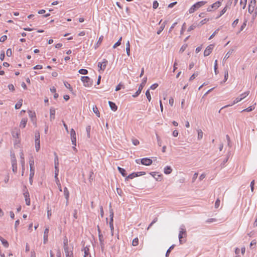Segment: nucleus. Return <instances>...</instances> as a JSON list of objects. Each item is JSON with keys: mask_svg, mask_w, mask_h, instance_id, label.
Wrapping results in <instances>:
<instances>
[{"mask_svg": "<svg viewBox=\"0 0 257 257\" xmlns=\"http://www.w3.org/2000/svg\"><path fill=\"white\" fill-rule=\"evenodd\" d=\"M186 237L187 232L186 230V228L184 225H182L180 227V231L178 236L179 242L181 244H182L183 242L185 241V240H183L182 239L184 238H186Z\"/></svg>", "mask_w": 257, "mask_h": 257, "instance_id": "obj_1", "label": "nucleus"}, {"mask_svg": "<svg viewBox=\"0 0 257 257\" xmlns=\"http://www.w3.org/2000/svg\"><path fill=\"white\" fill-rule=\"evenodd\" d=\"M205 4L206 2L204 1H200L196 3L190 8V9L189 10V13L192 14L194 13L198 9L200 8L201 7L203 6Z\"/></svg>", "mask_w": 257, "mask_h": 257, "instance_id": "obj_2", "label": "nucleus"}, {"mask_svg": "<svg viewBox=\"0 0 257 257\" xmlns=\"http://www.w3.org/2000/svg\"><path fill=\"white\" fill-rule=\"evenodd\" d=\"M147 81V77H144L143 79L142 83L140 84V86L139 87L138 91L134 94H133L132 95V96L133 97H137L141 93L142 89H143L144 87L146 85Z\"/></svg>", "mask_w": 257, "mask_h": 257, "instance_id": "obj_3", "label": "nucleus"}, {"mask_svg": "<svg viewBox=\"0 0 257 257\" xmlns=\"http://www.w3.org/2000/svg\"><path fill=\"white\" fill-rule=\"evenodd\" d=\"M85 87H90L92 85V81L88 76H82L81 78Z\"/></svg>", "mask_w": 257, "mask_h": 257, "instance_id": "obj_4", "label": "nucleus"}, {"mask_svg": "<svg viewBox=\"0 0 257 257\" xmlns=\"http://www.w3.org/2000/svg\"><path fill=\"white\" fill-rule=\"evenodd\" d=\"M146 174L145 172H140L137 173H133L125 178V180H128V179H133V178L138 177L139 176L144 175Z\"/></svg>", "mask_w": 257, "mask_h": 257, "instance_id": "obj_5", "label": "nucleus"}, {"mask_svg": "<svg viewBox=\"0 0 257 257\" xmlns=\"http://www.w3.org/2000/svg\"><path fill=\"white\" fill-rule=\"evenodd\" d=\"M109 213H110V215H109L110 221H109V226H110V228L111 229V234H112V235H113V230L114 229L113 225V210L112 209H110Z\"/></svg>", "mask_w": 257, "mask_h": 257, "instance_id": "obj_6", "label": "nucleus"}, {"mask_svg": "<svg viewBox=\"0 0 257 257\" xmlns=\"http://www.w3.org/2000/svg\"><path fill=\"white\" fill-rule=\"evenodd\" d=\"M70 136L72 144L76 146V136L75 131L73 128H71L70 131Z\"/></svg>", "mask_w": 257, "mask_h": 257, "instance_id": "obj_7", "label": "nucleus"}, {"mask_svg": "<svg viewBox=\"0 0 257 257\" xmlns=\"http://www.w3.org/2000/svg\"><path fill=\"white\" fill-rule=\"evenodd\" d=\"M213 48H214V45H213V44H210L209 46H208L206 48V49L204 52V56L205 57L209 56L210 54V53L212 52Z\"/></svg>", "mask_w": 257, "mask_h": 257, "instance_id": "obj_8", "label": "nucleus"}, {"mask_svg": "<svg viewBox=\"0 0 257 257\" xmlns=\"http://www.w3.org/2000/svg\"><path fill=\"white\" fill-rule=\"evenodd\" d=\"M141 162L142 164L145 165V166H149L151 165L153 161L151 159L148 158H143L141 160Z\"/></svg>", "mask_w": 257, "mask_h": 257, "instance_id": "obj_9", "label": "nucleus"}, {"mask_svg": "<svg viewBox=\"0 0 257 257\" xmlns=\"http://www.w3.org/2000/svg\"><path fill=\"white\" fill-rule=\"evenodd\" d=\"M55 118V109L53 107H51L50 109V121L54 120Z\"/></svg>", "mask_w": 257, "mask_h": 257, "instance_id": "obj_10", "label": "nucleus"}, {"mask_svg": "<svg viewBox=\"0 0 257 257\" xmlns=\"http://www.w3.org/2000/svg\"><path fill=\"white\" fill-rule=\"evenodd\" d=\"M12 170L13 172L15 173L17 171V160L16 157H14V159L12 160Z\"/></svg>", "mask_w": 257, "mask_h": 257, "instance_id": "obj_11", "label": "nucleus"}, {"mask_svg": "<svg viewBox=\"0 0 257 257\" xmlns=\"http://www.w3.org/2000/svg\"><path fill=\"white\" fill-rule=\"evenodd\" d=\"M66 257H73V252L69 250V247H65L64 248Z\"/></svg>", "mask_w": 257, "mask_h": 257, "instance_id": "obj_12", "label": "nucleus"}, {"mask_svg": "<svg viewBox=\"0 0 257 257\" xmlns=\"http://www.w3.org/2000/svg\"><path fill=\"white\" fill-rule=\"evenodd\" d=\"M64 195L66 200V205H67L69 197V192L67 187H64Z\"/></svg>", "mask_w": 257, "mask_h": 257, "instance_id": "obj_13", "label": "nucleus"}, {"mask_svg": "<svg viewBox=\"0 0 257 257\" xmlns=\"http://www.w3.org/2000/svg\"><path fill=\"white\" fill-rule=\"evenodd\" d=\"M26 203L27 205H30V199L29 198V193L28 191L24 193Z\"/></svg>", "mask_w": 257, "mask_h": 257, "instance_id": "obj_14", "label": "nucleus"}, {"mask_svg": "<svg viewBox=\"0 0 257 257\" xmlns=\"http://www.w3.org/2000/svg\"><path fill=\"white\" fill-rule=\"evenodd\" d=\"M83 251H84V257H91L89 252V249L87 246L84 247Z\"/></svg>", "mask_w": 257, "mask_h": 257, "instance_id": "obj_15", "label": "nucleus"}, {"mask_svg": "<svg viewBox=\"0 0 257 257\" xmlns=\"http://www.w3.org/2000/svg\"><path fill=\"white\" fill-rule=\"evenodd\" d=\"M108 104H109V105L112 110H113L114 111H115L117 110V106L116 105V104L114 102L109 101Z\"/></svg>", "mask_w": 257, "mask_h": 257, "instance_id": "obj_16", "label": "nucleus"}, {"mask_svg": "<svg viewBox=\"0 0 257 257\" xmlns=\"http://www.w3.org/2000/svg\"><path fill=\"white\" fill-rule=\"evenodd\" d=\"M240 101H241V98H239V97H237L234 101L233 102L231 103V104H228V105H226L223 107H222L221 109L224 108H226V107H227L228 106H232L233 105L235 104V103L239 102Z\"/></svg>", "mask_w": 257, "mask_h": 257, "instance_id": "obj_17", "label": "nucleus"}, {"mask_svg": "<svg viewBox=\"0 0 257 257\" xmlns=\"http://www.w3.org/2000/svg\"><path fill=\"white\" fill-rule=\"evenodd\" d=\"M99 240L100 241L101 250H102V251H103L104 250V244L103 243L104 240H103V237L102 235H99Z\"/></svg>", "mask_w": 257, "mask_h": 257, "instance_id": "obj_18", "label": "nucleus"}, {"mask_svg": "<svg viewBox=\"0 0 257 257\" xmlns=\"http://www.w3.org/2000/svg\"><path fill=\"white\" fill-rule=\"evenodd\" d=\"M12 133L14 138H18L20 135V131L16 128Z\"/></svg>", "mask_w": 257, "mask_h": 257, "instance_id": "obj_19", "label": "nucleus"}, {"mask_svg": "<svg viewBox=\"0 0 257 257\" xmlns=\"http://www.w3.org/2000/svg\"><path fill=\"white\" fill-rule=\"evenodd\" d=\"M27 121H28V119L27 118H22V119L21 120V121L20 122V127H22V128L25 127L27 122Z\"/></svg>", "mask_w": 257, "mask_h": 257, "instance_id": "obj_20", "label": "nucleus"}, {"mask_svg": "<svg viewBox=\"0 0 257 257\" xmlns=\"http://www.w3.org/2000/svg\"><path fill=\"white\" fill-rule=\"evenodd\" d=\"M28 113L30 117H31L33 121L36 120V114L35 112L29 110Z\"/></svg>", "mask_w": 257, "mask_h": 257, "instance_id": "obj_21", "label": "nucleus"}, {"mask_svg": "<svg viewBox=\"0 0 257 257\" xmlns=\"http://www.w3.org/2000/svg\"><path fill=\"white\" fill-rule=\"evenodd\" d=\"M35 149L36 152H39L40 149V140H38V139H35Z\"/></svg>", "mask_w": 257, "mask_h": 257, "instance_id": "obj_22", "label": "nucleus"}, {"mask_svg": "<svg viewBox=\"0 0 257 257\" xmlns=\"http://www.w3.org/2000/svg\"><path fill=\"white\" fill-rule=\"evenodd\" d=\"M172 171V169L170 166H166L164 168V172L166 174H170Z\"/></svg>", "mask_w": 257, "mask_h": 257, "instance_id": "obj_23", "label": "nucleus"}, {"mask_svg": "<svg viewBox=\"0 0 257 257\" xmlns=\"http://www.w3.org/2000/svg\"><path fill=\"white\" fill-rule=\"evenodd\" d=\"M0 240L1 241H2V244H3V245L6 247V248H8L9 247V242L6 240H5V239H4L2 236H0Z\"/></svg>", "mask_w": 257, "mask_h": 257, "instance_id": "obj_24", "label": "nucleus"}, {"mask_svg": "<svg viewBox=\"0 0 257 257\" xmlns=\"http://www.w3.org/2000/svg\"><path fill=\"white\" fill-rule=\"evenodd\" d=\"M117 170H118V171L119 172V173L121 174V175L122 176L125 177L126 176L127 174L125 172V170L124 169L121 168L120 167H118Z\"/></svg>", "mask_w": 257, "mask_h": 257, "instance_id": "obj_25", "label": "nucleus"}, {"mask_svg": "<svg viewBox=\"0 0 257 257\" xmlns=\"http://www.w3.org/2000/svg\"><path fill=\"white\" fill-rule=\"evenodd\" d=\"M220 5H221V3L219 1H217V2H215V3L213 4L211 6V8L216 9L220 6Z\"/></svg>", "mask_w": 257, "mask_h": 257, "instance_id": "obj_26", "label": "nucleus"}, {"mask_svg": "<svg viewBox=\"0 0 257 257\" xmlns=\"http://www.w3.org/2000/svg\"><path fill=\"white\" fill-rule=\"evenodd\" d=\"M22 102H23V99H20L18 101V102L16 104L15 106V108L16 109L20 108L22 105Z\"/></svg>", "mask_w": 257, "mask_h": 257, "instance_id": "obj_27", "label": "nucleus"}, {"mask_svg": "<svg viewBox=\"0 0 257 257\" xmlns=\"http://www.w3.org/2000/svg\"><path fill=\"white\" fill-rule=\"evenodd\" d=\"M92 109H93V111L94 112V113H95L96 114L97 116L100 117V113H99L98 109L96 105H94L93 106Z\"/></svg>", "mask_w": 257, "mask_h": 257, "instance_id": "obj_28", "label": "nucleus"}, {"mask_svg": "<svg viewBox=\"0 0 257 257\" xmlns=\"http://www.w3.org/2000/svg\"><path fill=\"white\" fill-rule=\"evenodd\" d=\"M167 22L166 21H165L164 22V23L162 24V26L160 27L159 30L157 31V34L158 35H159L161 32L164 30V27H165V25L166 24Z\"/></svg>", "mask_w": 257, "mask_h": 257, "instance_id": "obj_29", "label": "nucleus"}, {"mask_svg": "<svg viewBox=\"0 0 257 257\" xmlns=\"http://www.w3.org/2000/svg\"><path fill=\"white\" fill-rule=\"evenodd\" d=\"M197 132H198V137H197L198 140H201L203 137L202 131H201V130L199 129L197 130Z\"/></svg>", "mask_w": 257, "mask_h": 257, "instance_id": "obj_30", "label": "nucleus"}, {"mask_svg": "<svg viewBox=\"0 0 257 257\" xmlns=\"http://www.w3.org/2000/svg\"><path fill=\"white\" fill-rule=\"evenodd\" d=\"M254 109V107L253 106H250L249 107H248L247 108H245V109H243L242 110V112H245V111H247V112H249V111H252V110H253Z\"/></svg>", "mask_w": 257, "mask_h": 257, "instance_id": "obj_31", "label": "nucleus"}, {"mask_svg": "<svg viewBox=\"0 0 257 257\" xmlns=\"http://www.w3.org/2000/svg\"><path fill=\"white\" fill-rule=\"evenodd\" d=\"M55 157L54 159V164H55V167H58L59 166V161H58V157L57 155V154L56 153H54Z\"/></svg>", "mask_w": 257, "mask_h": 257, "instance_id": "obj_32", "label": "nucleus"}, {"mask_svg": "<svg viewBox=\"0 0 257 257\" xmlns=\"http://www.w3.org/2000/svg\"><path fill=\"white\" fill-rule=\"evenodd\" d=\"M107 63H108L107 60L105 59H103L102 60V65L103 67V71H104L105 69L106 66L107 65Z\"/></svg>", "mask_w": 257, "mask_h": 257, "instance_id": "obj_33", "label": "nucleus"}, {"mask_svg": "<svg viewBox=\"0 0 257 257\" xmlns=\"http://www.w3.org/2000/svg\"><path fill=\"white\" fill-rule=\"evenodd\" d=\"M199 74V73L198 72H195L194 74H193L191 77H190L189 80V81H192L193 80H194L196 77H197Z\"/></svg>", "mask_w": 257, "mask_h": 257, "instance_id": "obj_34", "label": "nucleus"}, {"mask_svg": "<svg viewBox=\"0 0 257 257\" xmlns=\"http://www.w3.org/2000/svg\"><path fill=\"white\" fill-rule=\"evenodd\" d=\"M232 51L233 50H229L225 55V56H224V58H223V61H225L226 60H227L230 56V55L231 54V53H232Z\"/></svg>", "mask_w": 257, "mask_h": 257, "instance_id": "obj_35", "label": "nucleus"}, {"mask_svg": "<svg viewBox=\"0 0 257 257\" xmlns=\"http://www.w3.org/2000/svg\"><path fill=\"white\" fill-rule=\"evenodd\" d=\"M121 40H122V37H120L119 40H118L117 42H116V43H115L114 44V45L113 46V48L115 49L116 48L117 46H119L120 44H121Z\"/></svg>", "mask_w": 257, "mask_h": 257, "instance_id": "obj_36", "label": "nucleus"}, {"mask_svg": "<svg viewBox=\"0 0 257 257\" xmlns=\"http://www.w3.org/2000/svg\"><path fill=\"white\" fill-rule=\"evenodd\" d=\"M55 181H56V183L58 186V189L60 191L62 192V187H61V184H60V181L59 180V179H55Z\"/></svg>", "mask_w": 257, "mask_h": 257, "instance_id": "obj_37", "label": "nucleus"}, {"mask_svg": "<svg viewBox=\"0 0 257 257\" xmlns=\"http://www.w3.org/2000/svg\"><path fill=\"white\" fill-rule=\"evenodd\" d=\"M175 246L174 244L172 245L167 250L166 253V257H168L171 252V250L174 248Z\"/></svg>", "mask_w": 257, "mask_h": 257, "instance_id": "obj_38", "label": "nucleus"}, {"mask_svg": "<svg viewBox=\"0 0 257 257\" xmlns=\"http://www.w3.org/2000/svg\"><path fill=\"white\" fill-rule=\"evenodd\" d=\"M209 20V19H204V20H202L198 25V27H200L202 26L203 25L205 24L207 21Z\"/></svg>", "mask_w": 257, "mask_h": 257, "instance_id": "obj_39", "label": "nucleus"}, {"mask_svg": "<svg viewBox=\"0 0 257 257\" xmlns=\"http://www.w3.org/2000/svg\"><path fill=\"white\" fill-rule=\"evenodd\" d=\"M197 27H198V25H196V24H193L191 26H190L189 28L188 29V32H190L192 30H193L194 29H195Z\"/></svg>", "mask_w": 257, "mask_h": 257, "instance_id": "obj_40", "label": "nucleus"}, {"mask_svg": "<svg viewBox=\"0 0 257 257\" xmlns=\"http://www.w3.org/2000/svg\"><path fill=\"white\" fill-rule=\"evenodd\" d=\"M146 97H147L148 100L150 102L151 100V96L149 90H147V91L146 92Z\"/></svg>", "mask_w": 257, "mask_h": 257, "instance_id": "obj_41", "label": "nucleus"}, {"mask_svg": "<svg viewBox=\"0 0 257 257\" xmlns=\"http://www.w3.org/2000/svg\"><path fill=\"white\" fill-rule=\"evenodd\" d=\"M139 243V239L138 238H135L133 239L132 241V245L133 246H137L138 245Z\"/></svg>", "mask_w": 257, "mask_h": 257, "instance_id": "obj_42", "label": "nucleus"}, {"mask_svg": "<svg viewBox=\"0 0 257 257\" xmlns=\"http://www.w3.org/2000/svg\"><path fill=\"white\" fill-rule=\"evenodd\" d=\"M79 73L82 74H87L88 73V71L85 69H81L79 70Z\"/></svg>", "mask_w": 257, "mask_h": 257, "instance_id": "obj_43", "label": "nucleus"}, {"mask_svg": "<svg viewBox=\"0 0 257 257\" xmlns=\"http://www.w3.org/2000/svg\"><path fill=\"white\" fill-rule=\"evenodd\" d=\"M59 172L58 167H55V179H58V175Z\"/></svg>", "mask_w": 257, "mask_h": 257, "instance_id": "obj_44", "label": "nucleus"}, {"mask_svg": "<svg viewBox=\"0 0 257 257\" xmlns=\"http://www.w3.org/2000/svg\"><path fill=\"white\" fill-rule=\"evenodd\" d=\"M220 203V201L219 199L217 198L215 203L214 206H215V208H218L219 207Z\"/></svg>", "mask_w": 257, "mask_h": 257, "instance_id": "obj_45", "label": "nucleus"}, {"mask_svg": "<svg viewBox=\"0 0 257 257\" xmlns=\"http://www.w3.org/2000/svg\"><path fill=\"white\" fill-rule=\"evenodd\" d=\"M87 135L88 138H90V132L91 130V126L90 125L87 126L86 128Z\"/></svg>", "mask_w": 257, "mask_h": 257, "instance_id": "obj_46", "label": "nucleus"}, {"mask_svg": "<svg viewBox=\"0 0 257 257\" xmlns=\"http://www.w3.org/2000/svg\"><path fill=\"white\" fill-rule=\"evenodd\" d=\"M30 166H34V161L33 157H31L29 160Z\"/></svg>", "mask_w": 257, "mask_h": 257, "instance_id": "obj_47", "label": "nucleus"}, {"mask_svg": "<svg viewBox=\"0 0 257 257\" xmlns=\"http://www.w3.org/2000/svg\"><path fill=\"white\" fill-rule=\"evenodd\" d=\"M254 10V7L252 6L251 5L249 4L248 6V12L249 13H251L253 12Z\"/></svg>", "mask_w": 257, "mask_h": 257, "instance_id": "obj_48", "label": "nucleus"}, {"mask_svg": "<svg viewBox=\"0 0 257 257\" xmlns=\"http://www.w3.org/2000/svg\"><path fill=\"white\" fill-rule=\"evenodd\" d=\"M158 6H159V3H158V2L157 1H155L153 2V8L154 9H156L158 7Z\"/></svg>", "mask_w": 257, "mask_h": 257, "instance_id": "obj_49", "label": "nucleus"}, {"mask_svg": "<svg viewBox=\"0 0 257 257\" xmlns=\"http://www.w3.org/2000/svg\"><path fill=\"white\" fill-rule=\"evenodd\" d=\"M187 46V45H183L181 47V48H180V49L179 50V52L180 53H183L185 50V49H186Z\"/></svg>", "mask_w": 257, "mask_h": 257, "instance_id": "obj_50", "label": "nucleus"}, {"mask_svg": "<svg viewBox=\"0 0 257 257\" xmlns=\"http://www.w3.org/2000/svg\"><path fill=\"white\" fill-rule=\"evenodd\" d=\"M229 157L227 156L223 161V162L221 164V167L222 168L224 166L225 164L228 161Z\"/></svg>", "mask_w": 257, "mask_h": 257, "instance_id": "obj_51", "label": "nucleus"}, {"mask_svg": "<svg viewBox=\"0 0 257 257\" xmlns=\"http://www.w3.org/2000/svg\"><path fill=\"white\" fill-rule=\"evenodd\" d=\"M132 142H133V144L135 145V146H137L139 144L140 142L139 141L137 140V139H133L132 140Z\"/></svg>", "mask_w": 257, "mask_h": 257, "instance_id": "obj_52", "label": "nucleus"}, {"mask_svg": "<svg viewBox=\"0 0 257 257\" xmlns=\"http://www.w3.org/2000/svg\"><path fill=\"white\" fill-rule=\"evenodd\" d=\"M7 39V36L4 35L0 38V42H4Z\"/></svg>", "mask_w": 257, "mask_h": 257, "instance_id": "obj_53", "label": "nucleus"}, {"mask_svg": "<svg viewBox=\"0 0 257 257\" xmlns=\"http://www.w3.org/2000/svg\"><path fill=\"white\" fill-rule=\"evenodd\" d=\"M12 52L11 49H8L7 50V53H6L7 56L10 57L12 55Z\"/></svg>", "mask_w": 257, "mask_h": 257, "instance_id": "obj_54", "label": "nucleus"}, {"mask_svg": "<svg viewBox=\"0 0 257 257\" xmlns=\"http://www.w3.org/2000/svg\"><path fill=\"white\" fill-rule=\"evenodd\" d=\"M9 89L12 91H14L15 90V87L12 84H10L8 85Z\"/></svg>", "mask_w": 257, "mask_h": 257, "instance_id": "obj_55", "label": "nucleus"}, {"mask_svg": "<svg viewBox=\"0 0 257 257\" xmlns=\"http://www.w3.org/2000/svg\"><path fill=\"white\" fill-rule=\"evenodd\" d=\"M158 86V83H154L153 85H152L150 87V88L152 90H154Z\"/></svg>", "mask_w": 257, "mask_h": 257, "instance_id": "obj_56", "label": "nucleus"}, {"mask_svg": "<svg viewBox=\"0 0 257 257\" xmlns=\"http://www.w3.org/2000/svg\"><path fill=\"white\" fill-rule=\"evenodd\" d=\"M228 77V71H225V72H224V81H223L224 82H225L227 80Z\"/></svg>", "mask_w": 257, "mask_h": 257, "instance_id": "obj_57", "label": "nucleus"}, {"mask_svg": "<svg viewBox=\"0 0 257 257\" xmlns=\"http://www.w3.org/2000/svg\"><path fill=\"white\" fill-rule=\"evenodd\" d=\"M218 31H219L218 29H217L216 30H215V32L210 36V37L209 38V40H210L212 38H213L215 36V35L217 34V33L218 32Z\"/></svg>", "mask_w": 257, "mask_h": 257, "instance_id": "obj_58", "label": "nucleus"}, {"mask_svg": "<svg viewBox=\"0 0 257 257\" xmlns=\"http://www.w3.org/2000/svg\"><path fill=\"white\" fill-rule=\"evenodd\" d=\"M5 57V52L2 51L0 55V59L1 61H3Z\"/></svg>", "mask_w": 257, "mask_h": 257, "instance_id": "obj_59", "label": "nucleus"}, {"mask_svg": "<svg viewBox=\"0 0 257 257\" xmlns=\"http://www.w3.org/2000/svg\"><path fill=\"white\" fill-rule=\"evenodd\" d=\"M63 243H64V248L65 247H68V240H67V238L66 237H65V238L64 239Z\"/></svg>", "mask_w": 257, "mask_h": 257, "instance_id": "obj_60", "label": "nucleus"}, {"mask_svg": "<svg viewBox=\"0 0 257 257\" xmlns=\"http://www.w3.org/2000/svg\"><path fill=\"white\" fill-rule=\"evenodd\" d=\"M65 86L70 90H72V88L68 82L64 83Z\"/></svg>", "mask_w": 257, "mask_h": 257, "instance_id": "obj_61", "label": "nucleus"}, {"mask_svg": "<svg viewBox=\"0 0 257 257\" xmlns=\"http://www.w3.org/2000/svg\"><path fill=\"white\" fill-rule=\"evenodd\" d=\"M249 93V91H247L246 92H245L243 93H242V99H243L244 98H245L246 96H247Z\"/></svg>", "mask_w": 257, "mask_h": 257, "instance_id": "obj_62", "label": "nucleus"}, {"mask_svg": "<svg viewBox=\"0 0 257 257\" xmlns=\"http://www.w3.org/2000/svg\"><path fill=\"white\" fill-rule=\"evenodd\" d=\"M239 20L238 19H236L232 24V26L233 27H235V26L238 24Z\"/></svg>", "mask_w": 257, "mask_h": 257, "instance_id": "obj_63", "label": "nucleus"}, {"mask_svg": "<svg viewBox=\"0 0 257 257\" xmlns=\"http://www.w3.org/2000/svg\"><path fill=\"white\" fill-rule=\"evenodd\" d=\"M122 86V85L121 84V83H120L119 84H118L115 88V91H117L121 89V87Z\"/></svg>", "mask_w": 257, "mask_h": 257, "instance_id": "obj_64", "label": "nucleus"}]
</instances>
